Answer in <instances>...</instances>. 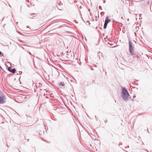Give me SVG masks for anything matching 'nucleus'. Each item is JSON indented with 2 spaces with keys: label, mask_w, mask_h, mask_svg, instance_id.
<instances>
[{
  "label": "nucleus",
  "mask_w": 152,
  "mask_h": 152,
  "mask_svg": "<svg viewBox=\"0 0 152 152\" xmlns=\"http://www.w3.org/2000/svg\"><path fill=\"white\" fill-rule=\"evenodd\" d=\"M98 56L99 57V59H100V57L101 56H102V54L100 52H98Z\"/></svg>",
  "instance_id": "obj_6"
},
{
  "label": "nucleus",
  "mask_w": 152,
  "mask_h": 152,
  "mask_svg": "<svg viewBox=\"0 0 152 152\" xmlns=\"http://www.w3.org/2000/svg\"><path fill=\"white\" fill-rule=\"evenodd\" d=\"M9 71L11 72H12L13 73H15V72L16 70L15 69H12L11 70H9Z\"/></svg>",
  "instance_id": "obj_5"
},
{
  "label": "nucleus",
  "mask_w": 152,
  "mask_h": 152,
  "mask_svg": "<svg viewBox=\"0 0 152 152\" xmlns=\"http://www.w3.org/2000/svg\"><path fill=\"white\" fill-rule=\"evenodd\" d=\"M1 52L0 51V56L1 55Z\"/></svg>",
  "instance_id": "obj_10"
},
{
  "label": "nucleus",
  "mask_w": 152,
  "mask_h": 152,
  "mask_svg": "<svg viewBox=\"0 0 152 152\" xmlns=\"http://www.w3.org/2000/svg\"><path fill=\"white\" fill-rule=\"evenodd\" d=\"M129 43L130 53L131 55H134V53L133 52L134 51V47L133 46V43L130 39L129 40Z\"/></svg>",
  "instance_id": "obj_2"
},
{
  "label": "nucleus",
  "mask_w": 152,
  "mask_h": 152,
  "mask_svg": "<svg viewBox=\"0 0 152 152\" xmlns=\"http://www.w3.org/2000/svg\"><path fill=\"white\" fill-rule=\"evenodd\" d=\"M110 22V20L108 19V17H107L106 18L104 23L107 24L108 23Z\"/></svg>",
  "instance_id": "obj_4"
},
{
  "label": "nucleus",
  "mask_w": 152,
  "mask_h": 152,
  "mask_svg": "<svg viewBox=\"0 0 152 152\" xmlns=\"http://www.w3.org/2000/svg\"><path fill=\"white\" fill-rule=\"evenodd\" d=\"M6 98L5 96L2 95L0 96V104L4 103L6 102Z\"/></svg>",
  "instance_id": "obj_3"
},
{
  "label": "nucleus",
  "mask_w": 152,
  "mask_h": 152,
  "mask_svg": "<svg viewBox=\"0 0 152 152\" xmlns=\"http://www.w3.org/2000/svg\"><path fill=\"white\" fill-rule=\"evenodd\" d=\"M122 95V98L124 100L126 101L128 100L129 94L125 88H123Z\"/></svg>",
  "instance_id": "obj_1"
},
{
  "label": "nucleus",
  "mask_w": 152,
  "mask_h": 152,
  "mask_svg": "<svg viewBox=\"0 0 152 152\" xmlns=\"http://www.w3.org/2000/svg\"><path fill=\"white\" fill-rule=\"evenodd\" d=\"M107 24L105 23H104V28L105 29L107 27Z\"/></svg>",
  "instance_id": "obj_8"
},
{
  "label": "nucleus",
  "mask_w": 152,
  "mask_h": 152,
  "mask_svg": "<svg viewBox=\"0 0 152 152\" xmlns=\"http://www.w3.org/2000/svg\"><path fill=\"white\" fill-rule=\"evenodd\" d=\"M60 86H65V83L64 82H61L59 83Z\"/></svg>",
  "instance_id": "obj_7"
},
{
  "label": "nucleus",
  "mask_w": 152,
  "mask_h": 152,
  "mask_svg": "<svg viewBox=\"0 0 152 152\" xmlns=\"http://www.w3.org/2000/svg\"><path fill=\"white\" fill-rule=\"evenodd\" d=\"M11 68L10 67H9L8 68V70L9 71V70H11Z\"/></svg>",
  "instance_id": "obj_9"
}]
</instances>
